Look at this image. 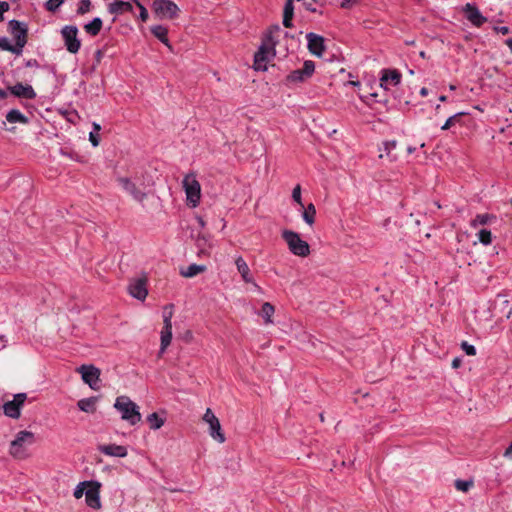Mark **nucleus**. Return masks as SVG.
Wrapping results in <instances>:
<instances>
[{
  "label": "nucleus",
  "instance_id": "nucleus-1",
  "mask_svg": "<svg viewBox=\"0 0 512 512\" xmlns=\"http://www.w3.org/2000/svg\"><path fill=\"white\" fill-rule=\"evenodd\" d=\"M281 31L280 27L278 25L272 27L268 34L265 37V40L261 47L259 48L258 52L254 56V68L256 70H266L267 66L266 63L269 60V56L275 55V35L279 34Z\"/></svg>",
  "mask_w": 512,
  "mask_h": 512
},
{
  "label": "nucleus",
  "instance_id": "nucleus-2",
  "mask_svg": "<svg viewBox=\"0 0 512 512\" xmlns=\"http://www.w3.org/2000/svg\"><path fill=\"white\" fill-rule=\"evenodd\" d=\"M114 408L121 413V418L131 425H135L141 421V413L138 405L127 396L117 397Z\"/></svg>",
  "mask_w": 512,
  "mask_h": 512
},
{
  "label": "nucleus",
  "instance_id": "nucleus-3",
  "mask_svg": "<svg viewBox=\"0 0 512 512\" xmlns=\"http://www.w3.org/2000/svg\"><path fill=\"white\" fill-rule=\"evenodd\" d=\"M35 442V436L30 431H20L17 433L16 438L10 444V454L17 459H24L26 454V447L31 446Z\"/></svg>",
  "mask_w": 512,
  "mask_h": 512
},
{
  "label": "nucleus",
  "instance_id": "nucleus-4",
  "mask_svg": "<svg viewBox=\"0 0 512 512\" xmlns=\"http://www.w3.org/2000/svg\"><path fill=\"white\" fill-rule=\"evenodd\" d=\"M282 238L286 241L289 250L296 256L306 257L310 253L309 244L302 240L298 233L291 230H284Z\"/></svg>",
  "mask_w": 512,
  "mask_h": 512
},
{
  "label": "nucleus",
  "instance_id": "nucleus-5",
  "mask_svg": "<svg viewBox=\"0 0 512 512\" xmlns=\"http://www.w3.org/2000/svg\"><path fill=\"white\" fill-rule=\"evenodd\" d=\"M152 8L159 18L175 19L180 12L179 7L170 0H154Z\"/></svg>",
  "mask_w": 512,
  "mask_h": 512
},
{
  "label": "nucleus",
  "instance_id": "nucleus-6",
  "mask_svg": "<svg viewBox=\"0 0 512 512\" xmlns=\"http://www.w3.org/2000/svg\"><path fill=\"white\" fill-rule=\"evenodd\" d=\"M183 188L185 190L187 201L196 207L200 202L201 186L193 175H186L183 179Z\"/></svg>",
  "mask_w": 512,
  "mask_h": 512
},
{
  "label": "nucleus",
  "instance_id": "nucleus-7",
  "mask_svg": "<svg viewBox=\"0 0 512 512\" xmlns=\"http://www.w3.org/2000/svg\"><path fill=\"white\" fill-rule=\"evenodd\" d=\"M61 35L67 51L72 54H76L81 47V42L77 37V27L73 25H66L62 28Z\"/></svg>",
  "mask_w": 512,
  "mask_h": 512
},
{
  "label": "nucleus",
  "instance_id": "nucleus-8",
  "mask_svg": "<svg viewBox=\"0 0 512 512\" xmlns=\"http://www.w3.org/2000/svg\"><path fill=\"white\" fill-rule=\"evenodd\" d=\"M315 71V63L311 60H306L301 69H296L290 72L286 77L287 83H303L312 77Z\"/></svg>",
  "mask_w": 512,
  "mask_h": 512
},
{
  "label": "nucleus",
  "instance_id": "nucleus-9",
  "mask_svg": "<svg viewBox=\"0 0 512 512\" xmlns=\"http://www.w3.org/2000/svg\"><path fill=\"white\" fill-rule=\"evenodd\" d=\"M27 399L26 393H18L14 395L13 400L3 405V412L12 419H18L21 415V408Z\"/></svg>",
  "mask_w": 512,
  "mask_h": 512
},
{
  "label": "nucleus",
  "instance_id": "nucleus-10",
  "mask_svg": "<svg viewBox=\"0 0 512 512\" xmlns=\"http://www.w3.org/2000/svg\"><path fill=\"white\" fill-rule=\"evenodd\" d=\"M9 31L12 34L13 38L15 39V45L17 46V50H20L22 52L23 47L27 43V28L26 26L17 21V20H11L8 24Z\"/></svg>",
  "mask_w": 512,
  "mask_h": 512
},
{
  "label": "nucleus",
  "instance_id": "nucleus-11",
  "mask_svg": "<svg viewBox=\"0 0 512 512\" xmlns=\"http://www.w3.org/2000/svg\"><path fill=\"white\" fill-rule=\"evenodd\" d=\"M118 183L122 189L128 193L135 201L143 202L146 199V193L135 182L126 177L118 178Z\"/></svg>",
  "mask_w": 512,
  "mask_h": 512
},
{
  "label": "nucleus",
  "instance_id": "nucleus-12",
  "mask_svg": "<svg viewBox=\"0 0 512 512\" xmlns=\"http://www.w3.org/2000/svg\"><path fill=\"white\" fill-rule=\"evenodd\" d=\"M90 482L91 484L88 485L85 491V500L89 507L93 509H99L101 507L99 496L101 484L97 481Z\"/></svg>",
  "mask_w": 512,
  "mask_h": 512
},
{
  "label": "nucleus",
  "instance_id": "nucleus-13",
  "mask_svg": "<svg viewBox=\"0 0 512 512\" xmlns=\"http://www.w3.org/2000/svg\"><path fill=\"white\" fill-rule=\"evenodd\" d=\"M78 371L82 375V380L88 384L92 389H97V383L100 377V370L92 365H82Z\"/></svg>",
  "mask_w": 512,
  "mask_h": 512
},
{
  "label": "nucleus",
  "instance_id": "nucleus-14",
  "mask_svg": "<svg viewBox=\"0 0 512 512\" xmlns=\"http://www.w3.org/2000/svg\"><path fill=\"white\" fill-rule=\"evenodd\" d=\"M380 85L384 89H389V86H396L401 81V73L396 69H383L381 71Z\"/></svg>",
  "mask_w": 512,
  "mask_h": 512
},
{
  "label": "nucleus",
  "instance_id": "nucleus-15",
  "mask_svg": "<svg viewBox=\"0 0 512 512\" xmlns=\"http://www.w3.org/2000/svg\"><path fill=\"white\" fill-rule=\"evenodd\" d=\"M306 38L308 41L309 52L313 55L321 57L325 51L324 38L315 33H308Z\"/></svg>",
  "mask_w": 512,
  "mask_h": 512
},
{
  "label": "nucleus",
  "instance_id": "nucleus-16",
  "mask_svg": "<svg viewBox=\"0 0 512 512\" xmlns=\"http://www.w3.org/2000/svg\"><path fill=\"white\" fill-rule=\"evenodd\" d=\"M466 18L475 26L480 27L487 19L480 13L479 9L474 5L467 3L464 7Z\"/></svg>",
  "mask_w": 512,
  "mask_h": 512
},
{
  "label": "nucleus",
  "instance_id": "nucleus-17",
  "mask_svg": "<svg viewBox=\"0 0 512 512\" xmlns=\"http://www.w3.org/2000/svg\"><path fill=\"white\" fill-rule=\"evenodd\" d=\"M8 89L11 94L19 98L34 99L36 97V93L31 85L17 83L14 86H10Z\"/></svg>",
  "mask_w": 512,
  "mask_h": 512
},
{
  "label": "nucleus",
  "instance_id": "nucleus-18",
  "mask_svg": "<svg viewBox=\"0 0 512 512\" xmlns=\"http://www.w3.org/2000/svg\"><path fill=\"white\" fill-rule=\"evenodd\" d=\"M129 293L138 300H144L147 296L146 280L139 278L129 285Z\"/></svg>",
  "mask_w": 512,
  "mask_h": 512
},
{
  "label": "nucleus",
  "instance_id": "nucleus-19",
  "mask_svg": "<svg viewBox=\"0 0 512 512\" xmlns=\"http://www.w3.org/2000/svg\"><path fill=\"white\" fill-rule=\"evenodd\" d=\"M235 265L243 281L246 283H252L256 288H258L257 284L254 282L253 277L250 273V268L248 264L241 256L235 259Z\"/></svg>",
  "mask_w": 512,
  "mask_h": 512
},
{
  "label": "nucleus",
  "instance_id": "nucleus-20",
  "mask_svg": "<svg viewBox=\"0 0 512 512\" xmlns=\"http://www.w3.org/2000/svg\"><path fill=\"white\" fill-rule=\"evenodd\" d=\"M99 451L108 456L125 457L127 456V448L122 445L110 444L99 446Z\"/></svg>",
  "mask_w": 512,
  "mask_h": 512
},
{
  "label": "nucleus",
  "instance_id": "nucleus-21",
  "mask_svg": "<svg viewBox=\"0 0 512 512\" xmlns=\"http://www.w3.org/2000/svg\"><path fill=\"white\" fill-rule=\"evenodd\" d=\"M108 11L111 14L120 15L125 12H132L133 6L129 2L121 1V0H115L108 6Z\"/></svg>",
  "mask_w": 512,
  "mask_h": 512
},
{
  "label": "nucleus",
  "instance_id": "nucleus-22",
  "mask_svg": "<svg viewBox=\"0 0 512 512\" xmlns=\"http://www.w3.org/2000/svg\"><path fill=\"white\" fill-rule=\"evenodd\" d=\"M208 425L210 436L217 442L223 443L225 441V436L221 431V425L218 418L215 419L214 421L209 422Z\"/></svg>",
  "mask_w": 512,
  "mask_h": 512
},
{
  "label": "nucleus",
  "instance_id": "nucleus-23",
  "mask_svg": "<svg viewBox=\"0 0 512 512\" xmlns=\"http://www.w3.org/2000/svg\"><path fill=\"white\" fill-rule=\"evenodd\" d=\"M172 340V324H164L161 331V345L160 353H163L165 349L170 345Z\"/></svg>",
  "mask_w": 512,
  "mask_h": 512
},
{
  "label": "nucleus",
  "instance_id": "nucleus-24",
  "mask_svg": "<svg viewBox=\"0 0 512 512\" xmlns=\"http://www.w3.org/2000/svg\"><path fill=\"white\" fill-rule=\"evenodd\" d=\"M294 0H286L283 11V25L286 28L292 27V19L294 15Z\"/></svg>",
  "mask_w": 512,
  "mask_h": 512
},
{
  "label": "nucleus",
  "instance_id": "nucleus-25",
  "mask_svg": "<svg viewBox=\"0 0 512 512\" xmlns=\"http://www.w3.org/2000/svg\"><path fill=\"white\" fill-rule=\"evenodd\" d=\"M205 265L191 264L185 270H181L180 274L185 278H193L200 273L206 271Z\"/></svg>",
  "mask_w": 512,
  "mask_h": 512
},
{
  "label": "nucleus",
  "instance_id": "nucleus-26",
  "mask_svg": "<svg viewBox=\"0 0 512 512\" xmlns=\"http://www.w3.org/2000/svg\"><path fill=\"white\" fill-rule=\"evenodd\" d=\"M102 24V20L99 17H96L90 23L84 25V30L91 36H97L101 31Z\"/></svg>",
  "mask_w": 512,
  "mask_h": 512
},
{
  "label": "nucleus",
  "instance_id": "nucleus-27",
  "mask_svg": "<svg viewBox=\"0 0 512 512\" xmlns=\"http://www.w3.org/2000/svg\"><path fill=\"white\" fill-rule=\"evenodd\" d=\"M97 398L90 397V398H84L78 401L77 405L81 411L87 412V413H94L96 410L95 403Z\"/></svg>",
  "mask_w": 512,
  "mask_h": 512
},
{
  "label": "nucleus",
  "instance_id": "nucleus-28",
  "mask_svg": "<svg viewBox=\"0 0 512 512\" xmlns=\"http://www.w3.org/2000/svg\"><path fill=\"white\" fill-rule=\"evenodd\" d=\"M496 220V216L492 214H478L476 217L471 221V226L473 228L478 227L479 225H487L490 224L492 221Z\"/></svg>",
  "mask_w": 512,
  "mask_h": 512
},
{
  "label": "nucleus",
  "instance_id": "nucleus-29",
  "mask_svg": "<svg viewBox=\"0 0 512 512\" xmlns=\"http://www.w3.org/2000/svg\"><path fill=\"white\" fill-rule=\"evenodd\" d=\"M499 306L500 311L505 315L506 318H509L512 314V308L509 306V301L501 295L497 296V300L495 302V309Z\"/></svg>",
  "mask_w": 512,
  "mask_h": 512
},
{
  "label": "nucleus",
  "instance_id": "nucleus-30",
  "mask_svg": "<svg viewBox=\"0 0 512 512\" xmlns=\"http://www.w3.org/2000/svg\"><path fill=\"white\" fill-rule=\"evenodd\" d=\"M151 33L157 39H159L162 43L169 46V44H168L169 40L167 37V34H168L167 28H165L164 26H161V25H156V26L151 27Z\"/></svg>",
  "mask_w": 512,
  "mask_h": 512
},
{
  "label": "nucleus",
  "instance_id": "nucleus-31",
  "mask_svg": "<svg viewBox=\"0 0 512 512\" xmlns=\"http://www.w3.org/2000/svg\"><path fill=\"white\" fill-rule=\"evenodd\" d=\"M6 120L10 123H16V122L24 123V124L28 123L27 117L17 109H13V110L9 111L6 115Z\"/></svg>",
  "mask_w": 512,
  "mask_h": 512
},
{
  "label": "nucleus",
  "instance_id": "nucleus-32",
  "mask_svg": "<svg viewBox=\"0 0 512 512\" xmlns=\"http://www.w3.org/2000/svg\"><path fill=\"white\" fill-rule=\"evenodd\" d=\"M302 217L308 225H312L315 222L316 209L315 206L310 203L307 207L303 208Z\"/></svg>",
  "mask_w": 512,
  "mask_h": 512
},
{
  "label": "nucleus",
  "instance_id": "nucleus-33",
  "mask_svg": "<svg viewBox=\"0 0 512 512\" xmlns=\"http://www.w3.org/2000/svg\"><path fill=\"white\" fill-rule=\"evenodd\" d=\"M465 115L464 112L456 113L453 116L449 117L444 125L441 127V130H448L451 127L455 126L456 124H460L462 117Z\"/></svg>",
  "mask_w": 512,
  "mask_h": 512
},
{
  "label": "nucleus",
  "instance_id": "nucleus-34",
  "mask_svg": "<svg viewBox=\"0 0 512 512\" xmlns=\"http://www.w3.org/2000/svg\"><path fill=\"white\" fill-rule=\"evenodd\" d=\"M274 311H275L274 306L272 304H270L269 302H265L262 305L260 315L265 319L266 323H271L272 322L271 317L274 314Z\"/></svg>",
  "mask_w": 512,
  "mask_h": 512
},
{
  "label": "nucleus",
  "instance_id": "nucleus-35",
  "mask_svg": "<svg viewBox=\"0 0 512 512\" xmlns=\"http://www.w3.org/2000/svg\"><path fill=\"white\" fill-rule=\"evenodd\" d=\"M147 422L149 423L151 429L156 430L163 426L164 419L160 418L159 415L154 412L147 416Z\"/></svg>",
  "mask_w": 512,
  "mask_h": 512
},
{
  "label": "nucleus",
  "instance_id": "nucleus-36",
  "mask_svg": "<svg viewBox=\"0 0 512 512\" xmlns=\"http://www.w3.org/2000/svg\"><path fill=\"white\" fill-rule=\"evenodd\" d=\"M0 48L4 51H8L16 55L21 54L20 50H17V46L12 45L10 41L5 37L0 38Z\"/></svg>",
  "mask_w": 512,
  "mask_h": 512
},
{
  "label": "nucleus",
  "instance_id": "nucleus-37",
  "mask_svg": "<svg viewBox=\"0 0 512 512\" xmlns=\"http://www.w3.org/2000/svg\"><path fill=\"white\" fill-rule=\"evenodd\" d=\"M474 485L472 480H456L455 488L461 492H468Z\"/></svg>",
  "mask_w": 512,
  "mask_h": 512
},
{
  "label": "nucleus",
  "instance_id": "nucleus-38",
  "mask_svg": "<svg viewBox=\"0 0 512 512\" xmlns=\"http://www.w3.org/2000/svg\"><path fill=\"white\" fill-rule=\"evenodd\" d=\"M478 239L483 245H489L492 242V234L491 231L487 229H481L478 232Z\"/></svg>",
  "mask_w": 512,
  "mask_h": 512
},
{
  "label": "nucleus",
  "instance_id": "nucleus-39",
  "mask_svg": "<svg viewBox=\"0 0 512 512\" xmlns=\"http://www.w3.org/2000/svg\"><path fill=\"white\" fill-rule=\"evenodd\" d=\"M89 484H91L90 481H84V482L79 483L74 490V493H73L74 497L76 499H80L85 494V491Z\"/></svg>",
  "mask_w": 512,
  "mask_h": 512
},
{
  "label": "nucleus",
  "instance_id": "nucleus-40",
  "mask_svg": "<svg viewBox=\"0 0 512 512\" xmlns=\"http://www.w3.org/2000/svg\"><path fill=\"white\" fill-rule=\"evenodd\" d=\"M173 316V305H168L163 310V323L172 324L171 319Z\"/></svg>",
  "mask_w": 512,
  "mask_h": 512
},
{
  "label": "nucleus",
  "instance_id": "nucleus-41",
  "mask_svg": "<svg viewBox=\"0 0 512 512\" xmlns=\"http://www.w3.org/2000/svg\"><path fill=\"white\" fill-rule=\"evenodd\" d=\"M90 7H91V1L90 0H81L80 4H79V7L77 9V13L80 14V15H84L87 12L90 11Z\"/></svg>",
  "mask_w": 512,
  "mask_h": 512
},
{
  "label": "nucleus",
  "instance_id": "nucleus-42",
  "mask_svg": "<svg viewBox=\"0 0 512 512\" xmlns=\"http://www.w3.org/2000/svg\"><path fill=\"white\" fill-rule=\"evenodd\" d=\"M292 198L293 200L301 206V208H304V204L302 203L301 199V187L300 185H296L292 191Z\"/></svg>",
  "mask_w": 512,
  "mask_h": 512
},
{
  "label": "nucleus",
  "instance_id": "nucleus-43",
  "mask_svg": "<svg viewBox=\"0 0 512 512\" xmlns=\"http://www.w3.org/2000/svg\"><path fill=\"white\" fill-rule=\"evenodd\" d=\"M63 2L64 0H48L46 3V9L50 12H55Z\"/></svg>",
  "mask_w": 512,
  "mask_h": 512
},
{
  "label": "nucleus",
  "instance_id": "nucleus-44",
  "mask_svg": "<svg viewBox=\"0 0 512 512\" xmlns=\"http://www.w3.org/2000/svg\"><path fill=\"white\" fill-rule=\"evenodd\" d=\"M136 6L139 8L140 10V19L143 21V22H146L148 20V11L147 9L140 3L139 0H136V1H133Z\"/></svg>",
  "mask_w": 512,
  "mask_h": 512
},
{
  "label": "nucleus",
  "instance_id": "nucleus-45",
  "mask_svg": "<svg viewBox=\"0 0 512 512\" xmlns=\"http://www.w3.org/2000/svg\"><path fill=\"white\" fill-rule=\"evenodd\" d=\"M461 348L465 351V353L469 356L476 355V348L473 345H470L468 342L463 341L461 344Z\"/></svg>",
  "mask_w": 512,
  "mask_h": 512
},
{
  "label": "nucleus",
  "instance_id": "nucleus-46",
  "mask_svg": "<svg viewBox=\"0 0 512 512\" xmlns=\"http://www.w3.org/2000/svg\"><path fill=\"white\" fill-rule=\"evenodd\" d=\"M215 419H217V417L214 415L212 410L210 408H207L206 412L203 415V421H205L208 424L209 422L214 421Z\"/></svg>",
  "mask_w": 512,
  "mask_h": 512
},
{
  "label": "nucleus",
  "instance_id": "nucleus-47",
  "mask_svg": "<svg viewBox=\"0 0 512 512\" xmlns=\"http://www.w3.org/2000/svg\"><path fill=\"white\" fill-rule=\"evenodd\" d=\"M383 145H384V151L386 152L387 156H390L391 151L396 148L397 142L396 141H387Z\"/></svg>",
  "mask_w": 512,
  "mask_h": 512
},
{
  "label": "nucleus",
  "instance_id": "nucleus-48",
  "mask_svg": "<svg viewBox=\"0 0 512 512\" xmlns=\"http://www.w3.org/2000/svg\"><path fill=\"white\" fill-rule=\"evenodd\" d=\"M89 141L94 147H97L100 143V137L96 132H90Z\"/></svg>",
  "mask_w": 512,
  "mask_h": 512
},
{
  "label": "nucleus",
  "instance_id": "nucleus-49",
  "mask_svg": "<svg viewBox=\"0 0 512 512\" xmlns=\"http://www.w3.org/2000/svg\"><path fill=\"white\" fill-rule=\"evenodd\" d=\"M10 8L9 4L5 1H0V22L3 21L4 12L8 11Z\"/></svg>",
  "mask_w": 512,
  "mask_h": 512
},
{
  "label": "nucleus",
  "instance_id": "nucleus-50",
  "mask_svg": "<svg viewBox=\"0 0 512 512\" xmlns=\"http://www.w3.org/2000/svg\"><path fill=\"white\" fill-rule=\"evenodd\" d=\"M494 30L499 33V34H502V35H507L510 33V29L509 27L507 26H497V27H494Z\"/></svg>",
  "mask_w": 512,
  "mask_h": 512
},
{
  "label": "nucleus",
  "instance_id": "nucleus-51",
  "mask_svg": "<svg viewBox=\"0 0 512 512\" xmlns=\"http://www.w3.org/2000/svg\"><path fill=\"white\" fill-rule=\"evenodd\" d=\"M504 456L512 459V443L508 446V448L504 452Z\"/></svg>",
  "mask_w": 512,
  "mask_h": 512
},
{
  "label": "nucleus",
  "instance_id": "nucleus-52",
  "mask_svg": "<svg viewBox=\"0 0 512 512\" xmlns=\"http://www.w3.org/2000/svg\"><path fill=\"white\" fill-rule=\"evenodd\" d=\"M461 359L460 358H454L453 361H452V367L453 368H459L461 366Z\"/></svg>",
  "mask_w": 512,
  "mask_h": 512
},
{
  "label": "nucleus",
  "instance_id": "nucleus-53",
  "mask_svg": "<svg viewBox=\"0 0 512 512\" xmlns=\"http://www.w3.org/2000/svg\"><path fill=\"white\" fill-rule=\"evenodd\" d=\"M205 242H206V238H205V236H199V237L197 238V246H198V247H201V246H202V244H203V243H205Z\"/></svg>",
  "mask_w": 512,
  "mask_h": 512
},
{
  "label": "nucleus",
  "instance_id": "nucleus-54",
  "mask_svg": "<svg viewBox=\"0 0 512 512\" xmlns=\"http://www.w3.org/2000/svg\"><path fill=\"white\" fill-rule=\"evenodd\" d=\"M102 56H103V52L101 50H97L96 53H95V57H96L97 62L101 61Z\"/></svg>",
  "mask_w": 512,
  "mask_h": 512
},
{
  "label": "nucleus",
  "instance_id": "nucleus-55",
  "mask_svg": "<svg viewBox=\"0 0 512 512\" xmlns=\"http://www.w3.org/2000/svg\"><path fill=\"white\" fill-rule=\"evenodd\" d=\"M421 96H427L428 95V89L426 87H422L420 90Z\"/></svg>",
  "mask_w": 512,
  "mask_h": 512
},
{
  "label": "nucleus",
  "instance_id": "nucleus-56",
  "mask_svg": "<svg viewBox=\"0 0 512 512\" xmlns=\"http://www.w3.org/2000/svg\"><path fill=\"white\" fill-rule=\"evenodd\" d=\"M7 97V92L0 88V98L4 99Z\"/></svg>",
  "mask_w": 512,
  "mask_h": 512
},
{
  "label": "nucleus",
  "instance_id": "nucleus-57",
  "mask_svg": "<svg viewBox=\"0 0 512 512\" xmlns=\"http://www.w3.org/2000/svg\"><path fill=\"white\" fill-rule=\"evenodd\" d=\"M506 45L510 48L511 52H512V38H509L505 41Z\"/></svg>",
  "mask_w": 512,
  "mask_h": 512
},
{
  "label": "nucleus",
  "instance_id": "nucleus-58",
  "mask_svg": "<svg viewBox=\"0 0 512 512\" xmlns=\"http://www.w3.org/2000/svg\"><path fill=\"white\" fill-rule=\"evenodd\" d=\"M93 128L96 132L100 131L101 130V126L97 123H93Z\"/></svg>",
  "mask_w": 512,
  "mask_h": 512
},
{
  "label": "nucleus",
  "instance_id": "nucleus-59",
  "mask_svg": "<svg viewBox=\"0 0 512 512\" xmlns=\"http://www.w3.org/2000/svg\"><path fill=\"white\" fill-rule=\"evenodd\" d=\"M198 222H199L201 227L205 226V222H204V220L201 217L198 218Z\"/></svg>",
  "mask_w": 512,
  "mask_h": 512
},
{
  "label": "nucleus",
  "instance_id": "nucleus-60",
  "mask_svg": "<svg viewBox=\"0 0 512 512\" xmlns=\"http://www.w3.org/2000/svg\"><path fill=\"white\" fill-rule=\"evenodd\" d=\"M439 100H440L441 102H445V101L447 100V97H446L445 95H441V96L439 97Z\"/></svg>",
  "mask_w": 512,
  "mask_h": 512
},
{
  "label": "nucleus",
  "instance_id": "nucleus-61",
  "mask_svg": "<svg viewBox=\"0 0 512 512\" xmlns=\"http://www.w3.org/2000/svg\"><path fill=\"white\" fill-rule=\"evenodd\" d=\"M414 151H415V148H414V147H408V149H407L408 154H411V153H413Z\"/></svg>",
  "mask_w": 512,
  "mask_h": 512
},
{
  "label": "nucleus",
  "instance_id": "nucleus-62",
  "mask_svg": "<svg viewBox=\"0 0 512 512\" xmlns=\"http://www.w3.org/2000/svg\"><path fill=\"white\" fill-rule=\"evenodd\" d=\"M0 123H1L2 127H6V122L5 121H1L0 120Z\"/></svg>",
  "mask_w": 512,
  "mask_h": 512
},
{
  "label": "nucleus",
  "instance_id": "nucleus-63",
  "mask_svg": "<svg viewBox=\"0 0 512 512\" xmlns=\"http://www.w3.org/2000/svg\"><path fill=\"white\" fill-rule=\"evenodd\" d=\"M440 108H441V106H440V105H437L435 109H436V111L438 112V111H440Z\"/></svg>",
  "mask_w": 512,
  "mask_h": 512
},
{
  "label": "nucleus",
  "instance_id": "nucleus-64",
  "mask_svg": "<svg viewBox=\"0 0 512 512\" xmlns=\"http://www.w3.org/2000/svg\"><path fill=\"white\" fill-rule=\"evenodd\" d=\"M420 56L424 58L425 57V52H423V51L420 52Z\"/></svg>",
  "mask_w": 512,
  "mask_h": 512
}]
</instances>
